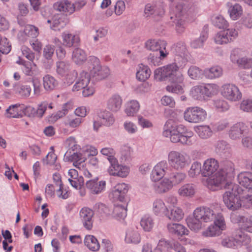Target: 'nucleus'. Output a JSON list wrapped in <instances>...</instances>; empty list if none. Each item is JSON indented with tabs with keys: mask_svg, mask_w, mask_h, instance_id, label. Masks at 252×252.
Listing matches in <instances>:
<instances>
[{
	"mask_svg": "<svg viewBox=\"0 0 252 252\" xmlns=\"http://www.w3.org/2000/svg\"><path fill=\"white\" fill-rule=\"evenodd\" d=\"M70 69V64L67 62L63 61L57 63V72L61 76L67 75Z\"/></svg>",
	"mask_w": 252,
	"mask_h": 252,
	"instance_id": "nucleus-53",
	"label": "nucleus"
},
{
	"mask_svg": "<svg viewBox=\"0 0 252 252\" xmlns=\"http://www.w3.org/2000/svg\"><path fill=\"white\" fill-rule=\"evenodd\" d=\"M110 165L108 169V172L110 175L126 177L129 173V168L127 166L119 164L116 158H112L109 161Z\"/></svg>",
	"mask_w": 252,
	"mask_h": 252,
	"instance_id": "nucleus-11",
	"label": "nucleus"
},
{
	"mask_svg": "<svg viewBox=\"0 0 252 252\" xmlns=\"http://www.w3.org/2000/svg\"><path fill=\"white\" fill-rule=\"evenodd\" d=\"M188 227L195 232L198 231L202 227L201 220L193 214V216L189 217L186 220Z\"/></svg>",
	"mask_w": 252,
	"mask_h": 252,
	"instance_id": "nucleus-31",
	"label": "nucleus"
},
{
	"mask_svg": "<svg viewBox=\"0 0 252 252\" xmlns=\"http://www.w3.org/2000/svg\"><path fill=\"white\" fill-rule=\"evenodd\" d=\"M66 25L62 16L60 15H55L53 18V24L50 26V28L54 31H60Z\"/></svg>",
	"mask_w": 252,
	"mask_h": 252,
	"instance_id": "nucleus-50",
	"label": "nucleus"
},
{
	"mask_svg": "<svg viewBox=\"0 0 252 252\" xmlns=\"http://www.w3.org/2000/svg\"><path fill=\"white\" fill-rule=\"evenodd\" d=\"M128 191L127 185L124 183L118 184L113 189L110 196L113 198L114 200L123 201L125 195Z\"/></svg>",
	"mask_w": 252,
	"mask_h": 252,
	"instance_id": "nucleus-22",
	"label": "nucleus"
},
{
	"mask_svg": "<svg viewBox=\"0 0 252 252\" xmlns=\"http://www.w3.org/2000/svg\"><path fill=\"white\" fill-rule=\"evenodd\" d=\"M54 9L65 15H70L75 11L74 3L68 0H61L55 2L53 5Z\"/></svg>",
	"mask_w": 252,
	"mask_h": 252,
	"instance_id": "nucleus-19",
	"label": "nucleus"
},
{
	"mask_svg": "<svg viewBox=\"0 0 252 252\" xmlns=\"http://www.w3.org/2000/svg\"><path fill=\"white\" fill-rule=\"evenodd\" d=\"M184 213L181 209L174 207L170 211L168 210L165 214V216L170 220L173 221H180L184 217Z\"/></svg>",
	"mask_w": 252,
	"mask_h": 252,
	"instance_id": "nucleus-30",
	"label": "nucleus"
},
{
	"mask_svg": "<svg viewBox=\"0 0 252 252\" xmlns=\"http://www.w3.org/2000/svg\"><path fill=\"white\" fill-rule=\"evenodd\" d=\"M140 105L136 100L129 101L125 109V112L128 116H133L139 111Z\"/></svg>",
	"mask_w": 252,
	"mask_h": 252,
	"instance_id": "nucleus-47",
	"label": "nucleus"
},
{
	"mask_svg": "<svg viewBox=\"0 0 252 252\" xmlns=\"http://www.w3.org/2000/svg\"><path fill=\"white\" fill-rule=\"evenodd\" d=\"M248 127L243 122H238L233 125L228 130L229 137L232 140H239L247 133Z\"/></svg>",
	"mask_w": 252,
	"mask_h": 252,
	"instance_id": "nucleus-12",
	"label": "nucleus"
},
{
	"mask_svg": "<svg viewBox=\"0 0 252 252\" xmlns=\"http://www.w3.org/2000/svg\"><path fill=\"white\" fill-rule=\"evenodd\" d=\"M90 75L87 72L82 71L76 78L75 84L72 88L73 91H78L90 84Z\"/></svg>",
	"mask_w": 252,
	"mask_h": 252,
	"instance_id": "nucleus-20",
	"label": "nucleus"
},
{
	"mask_svg": "<svg viewBox=\"0 0 252 252\" xmlns=\"http://www.w3.org/2000/svg\"><path fill=\"white\" fill-rule=\"evenodd\" d=\"M219 167V162L215 158L207 159L203 163L202 174L204 177L211 176L216 173Z\"/></svg>",
	"mask_w": 252,
	"mask_h": 252,
	"instance_id": "nucleus-17",
	"label": "nucleus"
},
{
	"mask_svg": "<svg viewBox=\"0 0 252 252\" xmlns=\"http://www.w3.org/2000/svg\"><path fill=\"white\" fill-rule=\"evenodd\" d=\"M164 9L161 4H151L148 3L145 5L144 14L146 17L153 16H162L164 14Z\"/></svg>",
	"mask_w": 252,
	"mask_h": 252,
	"instance_id": "nucleus-21",
	"label": "nucleus"
},
{
	"mask_svg": "<svg viewBox=\"0 0 252 252\" xmlns=\"http://www.w3.org/2000/svg\"><path fill=\"white\" fill-rule=\"evenodd\" d=\"M215 41L217 44L220 45L229 43L228 37L226 36L223 31H220L216 34L215 36Z\"/></svg>",
	"mask_w": 252,
	"mask_h": 252,
	"instance_id": "nucleus-64",
	"label": "nucleus"
},
{
	"mask_svg": "<svg viewBox=\"0 0 252 252\" xmlns=\"http://www.w3.org/2000/svg\"><path fill=\"white\" fill-rule=\"evenodd\" d=\"M186 127L182 125H176L172 121H168L164 126L163 135L170 138L173 143H180L184 145H191L193 143V133L187 132Z\"/></svg>",
	"mask_w": 252,
	"mask_h": 252,
	"instance_id": "nucleus-1",
	"label": "nucleus"
},
{
	"mask_svg": "<svg viewBox=\"0 0 252 252\" xmlns=\"http://www.w3.org/2000/svg\"><path fill=\"white\" fill-rule=\"evenodd\" d=\"M169 167L166 160H162L158 163L153 169L151 177L153 181L156 182L162 179Z\"/></svg>",
	"mask_w": 252,
	"mask_h": 252,
	"instance_id": "nucleus-16",
	"label": "nucleus"
},
{
	"mask_svg": "<svg viewBox=\"0 0 252 252\" xmlns=\"http://www.w3.org/2000/svg\"><path fill=\"white\" fill-rule=\"evenodd\" d=\"M201 170V164L199 162H193L189 170L188 174L190 177H194L199 174Z\"/></svg>",
	"mask_w": 252,
	"mask_h": 252,
	"instance_id": "nucleus-59",
	"label": "nucleus"
},
{
	"mask_svg": "<svg viewBox=\"0 0 252 252\" xmlns=\"http://www.w3.org/2000/svg\"><path fill=\"white\" fill-rule=\"evenodd\" d=\"M244 191L238 185L234 186L226 191L223 195V200L228 209L235 211L241 207L242 201L240 195Z\"/></svg>",
	"mask_w": 252,
	"mask_h": 252,
	"instance_id": "nucleus-4",
	"label": "nucleus"
},
{
	"mask_svg": "<svg viewBox=\"0 0 252 252\" xmlns=\"http://www.w3.org/2000/svg\"><path fill=\"white\" fill-rule=\"evenodd\" d=\"M125 240L126 243L136 244L140 242L141 238L137 231L129 229L126 232Z\"/></svg>",
	"mask_w": 252,
	"mask_h": 252,
	"instance_id": "nucleus-42",
	"label": "nucleus"
},
{
	"mask_svg": "<svg viewBox=\"0 0 252 252\" xmlns=\"http://www.w3.org/2000/svg\"><path fill=\"white\" fill-rule=\"evenodd\" d=\"M194 215L199 218L201 221L208 222L217 219V214L208 207H199L194 211Z\"/></svg>",
	"mask_w": 252,
	"mask_h": 252,
	"instance_id": "nucleus-13",
	"label": "nucleus"
},
{
	"mask_svg": "<svg viewBox=\"0 0 252 252\" xmlns=\"http://www.w3.org/2000/svg\"><path fill=\"white\" fill-rule=\"evenodd\" d=\"M206 77L209 79H215L220 77L222 74V69L219 66H215L204 70Z\"/></svg>",
	"mask_w": 252,
	"mask_h": 252,
	"instance_id": "nucleus-41",
	"label": "nucleus"
},
{
	"mask_svg": "<svg viewBox=\"0 0 252 252\" xmlns=\"http://www.w3.org/2000/svg\"><path fill=\"white\" fill-rule=\"evenodd\" d=\"M71 108V105L70 103H66L62 106L61 110L58 111L56 113L52 114V117L53 120H57L64 117L68 113V110Z\"/></svg>",
	"mask_w": 252,
	"mask_h": 252,
	"instance_id": "nucleus-56",
	"label": "nucleus"
},
{
	"mask_svg": "<svg viewBox=\"0 0 252 252\" xmlns=\"http://www.w3.org/2000/svg\"><path fill=\"white\" fill-rule=\"evenodd\" d=\"M167 207L165 206L163 201L161 199H156L153 203V211L157 216L164 214L167 211Z\"/></svg>",
	"mask_w": 252,
	"mask_h": 252,
	"instance_id": "nucleus-32",
	"label": "nucleus"
},
{
	"mask_svg": "<svg viewBox=\"0 0 252 252\" xmlns=\"http://www.w3.org/2000/svg\"><path fill=\"white\" fill-rule=\"evenodd\" d=\"M166 42L160 39H149L145 43V48L150 51H159L160 59L165 58L168 52L166 50Z\"/></svg>",
	"mask_w": 252,
	"mask_h": 252,
	"instance_id": "nucleus-9",
	"label": "nucleus"
},
{
	"mask_svg": "<svg viewBox=\"0 0 252 252\" xmlns=\"http://www.w3.org/2000/svg\"><path fill=\"white\" fill-rule=\"evenodd\" d=\"M94 215V211L88 207H83L80 211V220L84 227L88 230H91L93 227Z\"/></svg>",
	"mask_w": 252,
	"mask_h": 252,
	"instance_id": "nucleus-15",
	"label": "nucleus"
},
{
	"mask_svg": "<svg viewBox=\"0 0 252 252\" xmlns=\"http://www.w3.org/2000/svg\"><path fill=\"white\" fill-rule=\"evenodd\" d=\"M113 214L117 219H124L127 215L126 208L122 205H117L114 208Z\"/></svg>",
	"mask_w": 252,
	"mask_h": 252,
	"instance_id": "nucleus-54",
	"label": "nucleus"
},
{
	"mask_svg": "<svg viewBox=\"0 0 252 252\" xmlns=\"http://www.w3.org/2000/svg\"><path fill=\"white\" fill-rule=\"evenodd\" d=\"M45 106L44 103H40L38 105L37 109L29 106L26 108V111L31 113L30 116L41 118L45 113Z\"/></svg>",
	"mask_w": 252,
	"mask_h": 252,
	"instance_id": "nucleus-45",
	"label": "nucleus"
},
{
	"mask_svg": "<svg viewBox=\"0 0 252 252\" xmlns=\"http://www.w3.org/2000/svg\"><path fill=\"white\" fill-rule=\"evenodd\" d=\"M187 178L185 173L182 172H175L171 174L169 180L172 186L178 185L183 182Z\"/></svg>",
	"mask_w": 252,
	"mask_h": 252,
	"instance_id": "nucleus-46",
	"label": "nucleus"
},
{
	"mask_svg": "<svg viewBox=\"0 0 252 252\" xmlns=\"http://www.w3.org/2000/svg\"><path fill=\"white\" fill-rule=\"evenodd\" d=\"M215 151L219 155H221L228 152L230 149V145L224 140H219L215 144Z\"/></svg>",
	"mask_w": 252,
	"mask_h": 252,
	"instance_id": "nucleus-43",
	"label": "nucleus"
},
{
	"mask_svg": "<svg viewBox=\"0 0 252 252\" xmlns=\"http://www.w3.org/2000/svg\"><path fill=\"white\" fill-rule=\"evenodd\" d=\"M213 24L219 29H225L228 27L227 21L221 15L214 16L212 19Z\"/></svg>",
	"mask_w": 252,
	"mask_h": 252,
	"instance_id": "nucleus-51",
	"label": "nucleus"
},
{
	"mask_svg": "<svg viewBox=\"0 0 252 252\" xmlns=\"http://www.w3.org/2000/svg\"><path fill=\"white\" fill-rule=\"evenodd\" d=\"M173 187L169 179L165 178L160 181L156 183L154 185L155 190L159 193H164Z\"/></svg>",
	"mask_w": 252,
	"mask_h": 252,
	"instance_id": "nucleus-28",
	"label": "nucleus"
},
{
	"mask_svg": "<svg viewBox=\"0 0 252 252\" xmlns=\"http://www.w3.org/2000/svg\"><path fill=\"white\" fill-rule=\"evenodd\" d=\"M237 242V246H247L249 245L251 239L249 236L244 233H241L236 236L235 238Z\"/></svg>",
	"mask_w": 252,
	"mask_h": 252,
	"instance_id": "nucleus-62",
	"label": "nucleus"
},
{
	"mask_svg": "<svg viewBox=\"0 0 252 252\" xmlns=\"http://www.w3.org/2000/svg\"><path fill=\"white\" fill-rule=\"evenodd\" d=\"M154 77L158 81H176L180 83L184 80L183 74L179 71V67L176 63H171L157 68L154 71Z\"/></svg>",
	"mask_w": 252,
	"mask_h": 252,
	"instance_id": "nucleus-2",
	"label": "nucleus"
},
{
	"mask_svg": "<svg viewBox=\"0 0 252 252\" xmlns=\"http://www.w3.org/2000/svg\"><path fill=\"white\" fill-rule=\"evenodd\" d=\"M226 226L224 218L220 213L217 214V219L214 220L213 224L210 225L202 232L205 237H215L221 234L222 231L225 229Z\"/></svg>",
	"mask_w": 252,
	"mask_h": 252,
	"instance_id": "nucleus-8",
	"label": "nucleus"
},
{
	"mask_svg": "<svg viewBox=\"0 0 252 252\" xmlns=\"http://www.w3.org/2000/svg\"><path fill=\"white\" fill-rule=\"evenodd\" d=\"M168 231L177 236L188 235V230L183 225L179 223H169L167 225Z\"/></svg>",
	"mask_w": 252,
	"mask_h": 252,
	"instance_id": "nucleus-26",
	"label": "nucleus"
},
{
	"mask_svg": "<svg viewBox=\"0 0 252 252\" xmlns=\"http://www.w3.org/2000/svg\"><path fill=\"white\" fill-rule=\"evenodd\" d=\"M220 173H222L227 176L229 179H231L234 177V165L231 161H224L222 165L219 170Z\"/></svg>",
	"mask_w": 252,
	"mask_h": 252,
	"instance_id": "nucleus-35",
	"label": "nucleus"
},
{
	"mask_svg": "<svg viewBox=\"0 0 252 252\" xmlns=\"http://www.w3.org/2000/svg\"><path fill=\"white\" fill-rule=\"evenodd\" d=\"M190 94L194 99H204L201 85L193 87L190 90Z\"/></svg>",
	"mask_w": 252,
	"mask_h": 252,
	"instance_id": "nucleus-57",
	"label": "nucleus"
},
{
	"mask_svg": "<svg viewBox=\"0 0 252 252\" xmlns=\"http://www.w3.org/2000/svg\"><path fill=\"white\" fill-rule=\"evenodd\" d=\"M236 219L242 229L252 233V217L248 218L239 215L236 216Z\"/></svg>",
	"mask_w": 252,
	"mask_h": 252,
	"instance_id": "nucleus-33",
	"label": "nucleus"
},
{
	"mask_svg": "<svg viewBox=\"0 0 252 252\" xmlns=\"http://www.w3.org/2000/svg\"><path fill=\"white\" fill-rule=\"evenodd\" d=\"M87 189L94 194H98L103 192L106 187L105 181H98L97 178L88 181L86 183Z\"/></svg>",
	"mask_w": 252,
	"mask_h": 252,
	"instance_id": "nucleus-18",
	"label": "nucleus"
},
{
	"mask_svg": "<svg viewBox=\"0 0 252 252\" xmlns=\"http://www.w3.org/2000/svg\"><path fill=\"white\" fill-rule=\"evenodd\" d=\"M85 52L79 48H76L72 53V59L76 64H81L86 60Z\"/></svg>",
	"mask_w": 252,
	"mask_h": 252,
	"instance_id": "nucleus-44",
	"label": "nucleus"
},
{
	"mask_svg": "<svg viewBox=\"0 0 252 252\" xmlns=\"http://www.w3.org/2000/svg\"><path fill=\"white\" fill-rule=\"evenodd\" d=\"M151 73V71L148 66L141 63L139 65L136 72V78L140 81H144L150 77Z\"/></svg>",
	"mask_w": 252,
	"mask_h": 252,
	"instance_id": "nucleus-38",
	"label": "nucleus"
},
{
	"mask_svg": "<svg viewBox=\"0 0 252 252\" xmlns=\"http://www.w3.org/2000/svg\"><path fill=\"white\" fill-rule=\"evenodd\" d=\"M168 161L175 170H182L189 165L190 159L189 155L184 152L172 151L168 153Z\"/></svg>",
	"mask_w": 252,
	"mask_h": 252,
	"instance_id": "nucleus-5",
	"label": "nucleus"
},
{
	"mask_svg": "<svg viewBox=\"0 0 252 252\" xmlns=\"http://www.w3.org/2000/svg\"><path fill=\"white\" fill-rule=\"evenodd\" d=\"M58 81L52 76L47 74L43 77V85L44 89L50 92L58 86Z\"/></svg>",
	"mask_w": 252,
	"mask_h": 252,
	"instance_id": "nucleus-37",
	"label": "nucleus"
},
{
	"mask_svg": "<svg viewBox=\"0 0 252 252\" xmlns=\"http://www.w3.org/2000/svg\"><path fill=\"white\" fill-rule=\"evenodd\" d=\"M237 181L240 185L244 187L246 190L252 193V173L244 172L240 173L237 176Z\"/></svg>",
	"mask_w": 252,
	"mask_h": 252,
	"instance_id": "nucleus-23",
	"label": "nucleus"
},
{
	"mask_svg": "<svg viewBox=\"0 0 252 252\" xmlns=\"http://www.w3.org/2000/svg\"><path fill=\"white\" fill-rule=\"evenodd\" d=\"M64 158L73 162V165L78 168L83 167V163L86 160V158L81 153H74L69 156L68 151L64 154Z\"/></svg>",
	"mask_w": 252,
	"mask_h": 252,
	"instance_id": "nucleus-25",
	"label": "nucleus"
},
{
	"mask_svg": "<svg viewBox=\"0 0 252 252\" xmlns=\"http://www.w3.org/2000/svg\"><path fill=\"white\" fill-rule=\"evenodd\" d=\"M123 100L118 94L112 95L107 101V108L112 112H116L121 108Z\"/></svg>",
	"mask_w": 252,
	"mask_h": 252,
	"instance_id": "nucleus-24",
	"label": "nucleus"
},
{
	"mask_svg": "<svg viewBox=\"0 0 252 252\" xmlns=\"http://www.w3.org/2000/svg\"><path fill=\"white\" fill-rule=\"evenodd\" d=\"M196 132L202 139H207L212 135V130L208 126H201L197 128Z\"/></svg>",
	"mask_w": 252,
	"mask_h": 252,
	"instance_id": "nucleus-52",
	"label": "nucleus"
},
{
	"mask_svg": "<svg viewBox=\"0 0 252 252\" xmlns=\"http://www.w3.org/2000/svg\"><path fill=\"white\" fill-rule=\"evenodd\" d=\"M98 118L101 124L105 126H110L115 122L113 115L109 111L105 110L98 114Z\"/></svg>",
	"mask_w": 252,
	"mask_h": 252,
	"instance_id": "nucleus-36",
	"label": "nucleus"
},
{
	"mask_svg": "<svg viewBox=\"0 0 252 252\" xmlns=\"http://www.w3.org/2000/svg\"><path fill=\"white\" fill-rule=\"evenodd\" d=\"M63 45L66 47H71L76 46L80 41V38L77 35L64 32L62 35Z\"/></svg>",
	"mask_w": 252,
	"mask_h": 252,
	"instance_id": "nucleus-27",
	"label": "nucleus"
},
{
	"mask_svg": "<svg viewBox=\"0 0 252 252\" xmlns=\"http://www.w3.org/2000/svg\"><path fill=\"white\" fill-rule=\"evenodd\" d=\"M239 76L240 77V83L242 85L248 86L252 83V76L247 73L245 71H241Z\"/></svg>",
	"mask_w": 252,
	"mask_h": 252,
	"instance_id": "nucleus-60",
	"label": "nucleus"
},
{
	"mask_svg": "<svg viewBox=\"0 0 252 252\" xmlns=\"http://www.w3.org/2000/svg\"><path fill=\"white\" fill-rule=\"evenodd\" d=\"M84 243L85 246L92 252H97L100 249V244L97 239L93 235H86Z\"/></svg>",
	"mask_w": 252,
	"mask_h": 252,
	"instance_id": "nucleus-29",
	"label": "nucleus"
},
{
	"mask_svg": "<svg viewBox=\"0 0 252 252\" xmlns=\"http://www.w3.org/2000/svg\"><path fill=\"white\" fill-rule=\"evenodd\" d=\"M230 180V179H229L227 176L222 173H220V172L219 171L211 181V184L220 188L223 187L228 190L231 189L234 186L237 185L231 183Z\"/></svg>",
	"mask_w": 252,
	"mask_h": 252,
	"instance_id": "nucleus-14",
	"label": "nucleus"
},
{
	"mask_svg": "<svg viewBox=\"0 0 252 252\" xmlns=\"http://www.w3.org/2000/svg\"><path fill=\"white\" fill-rule=\"evenodd\" d=\"M140 225L145 231H151L154 225L153 218L149 215H145L141 220Z\"/></svg>",
	"mask_w": 252,
	"mask_h": 252,
	"instance_id": "nucleus-48",
	"label": "nucleus"
},
{
	"mask_svg": "<svg viewBox=\"0 0 252 252\" xmlns=\"http://www.w3.org/2000/svg\"><path fill=\"white\" fill-rule=\"evenodd\" d=\"M19 106L18 104L10 106L6 110L7 117L9 118L22 117V112L19 111Z\"/></svg>",
	"mask_w": 252,
	"mask_h": 252,
	"instance_id": "nucleus-55",
	"label": "nucleus"
},
{
	"mask_svg": "<svg viewBox=\"0 0 252 252\" xmlns=\"http://www.w3.org/2000/svg\"><path fill=\"white\" fill-rule=\"evenodd\" d=\"M196 191L195 186L192 184H187L182 186L178 191V194L184 197H191Z\"/></svg>",
	"mask_w": 252,
	"mask_h": 252,
	"instance_id": "nucleus-34",
	"label": "nucleus"
},
{
	"mask_svg": "<svg viewBox=\"0 0 252 252\" xmlns=\"http://www.w3.org/2000/svg\"><path fill=\"white\" fill-rule=\"evenodd\" d=\"M214 105L216 109L219 111H225L227 110L229 106L228 103L222 99H217L214 101Z\"/></svg>",
	"mask_w": 252,
	"mask_h": 252,
	"instance_id": "nucleus-63",
	"label": "nucleus"
},
{
	"mask_svg": "<svg viewBox=\"0 0 252 252\" xmlns=\"http://www.w3.org/2000/svg\"><path fill=\"white\" fill-rule=\"evenodd\" d=\"M186 12L182 3H180L176 6L173 13L170 14L169 24L171 26H175L176 31L179 33H183L186 28Z\"/></svg>",
	"mask_w": 252,
	"mask_h": 252,
	"instance_id": "nucleus-3",
	"label": "nucleus"
},
{
	"mask_svg": "<svg viewBox=\"0 0 252 252\" xmlns=\"http://www.w3.org/2000/svg\"><path fill=\"white\" fill-rule=\"evenodd\" d=\"M221 93L224 98L231 101H237L242 98V94L239 88L233 84L223 85Z\"/></svg>",
	"mask_w": 252,
	"mask_h": 252,
	"instance_id": "nucleus-10",
	"label": "nucleus"
},
{
	"mask_svg": "<svg viewBox=\"0 0 252 252\" xmlns=\"http://www.w3.org/2000/svg\"><path fill=\"white\" fill-rule=\"evenodd\" d=\"M89 61L91 66H90L91 73L93 77L96 79L101 80L106 78L110 74V70L107 66H101L100 64L99 60L94 57H90Z\"/></svg>",
	"mask_w": 252,
	"mask_h": 252,
	"instance_id": "nucleus-7",
	"label": "nucleus"
},
{
	"mask_svg": "<svg viewBox=\"0 0 252 252\" xmlns=\"http://www.w3.org/2000/svg\"><path fill=\"white\" fill-rule=\"evenodd\" d=\"M202 87L204 99L206 97H211L218 92V87L216 84H207Z\"/></svg>",
	"mask_w": 252,
	"mask_h": 252,
	"instance_id": "nucleus-40",
	"label": "nucleus"
},
{
	"mask_svg": "<svg viewBox=\"0 0 252 252\" xmlns=\"http://www.w3.org/2000/svg\"><path fill=\"white\" fill-rule=\"evenodd\" d=\"M188 74L190 78L197 80L201 78L202 71L195 66H191L188 70Z\"/></svg>",
	"mask_w": 252,
	"mask_h": 252,
	"instance_id": "nucleus-61",
	"label": "nucleus"
},
{
	"mask_svg": "<svg viewBox=\"0 0 252 252\" xmlns=\"http://www.w3.org/2000/svg\"><path fill=\"white\" fill-rule=\"evenodd\" d=\"M207 38V32L206 31L202 32L199 38L194 40L191 42V46L193 48H198L202 47L204 41L206 40Z\"/></svg>",
	"mask_w": 252,
	"mask_h": 252,
	"instance_id": "nucleus-58",
	"label": "nucleus"
},
{
	"mask_svg": "<svg viewBox=\"0 0 252 252\" xmlns=\"http://www.w3.org/2000/svg\"><path fill=\"white\" fill-rule=\"evenodd\" d=\"M230 17L233 20H237L243 13L242 6L239 4L231 5L228 10Z\"/></svg>",
	"mask_w": 252,
	"mask_h": 252,
	"instance_id": "nucleus-49",
	"label": "nucleus"
},
{
	"mask_svg": "<svg viewBox=\"0 0 252 252\" xmlns=\"http://www.w3.org/2000/svg\"><path fill=\"white\" fill-rule=\"evenodd\" d=\"M186 121L192 123H197L203 122L207 117V112L203 108L198 107L188 108L184 114Z\"/></svg>",
	"mask_w": 252,
	"mask_h": 252,
	"instance_id": "nucleus-6",
	"label": "nucleus"
},
{
	"mask_svg": "<svg viewBox=\"0 0 252 252\" xmlns=\"http://www.w3.org/2000/svg\"><path fill=\"white\" fill-rule=\"evenodd\" d=\"M171 85L166 86V90L169 92L177 94H182L184 92L185 84L184 80L181 82H176V81H172L170 82Z\"/></svg>",
	"mask_w": 252,
	"mask_h": 252,
	"instance_id": "nucleus-39",
	"label": "nucleus"
}]
</instances>
